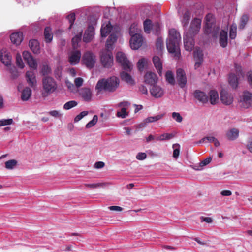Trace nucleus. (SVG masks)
<instances>
[{"instance_id": "nucleus-1", "label": "nucleus", "mask_w": 252, "mask_h": 252, "mask_svg": "<svg viewBox=\"0 0 252 252\" xmlns=\"http://www.w3.org/2000/svg\"><path fill=\"white\" fill-rule=\"evenodd\" d=\"M200 26L201 21L197 18H195L191 23L189 31L184 36V44L186 50L190 52L194 48L193 37L199 32Z\"/></svg>"}, {"instance_id": "nucleus-2", "label": "nucleus", "mask_w": 252, "mask_h": 252, "mask_svg": "<svg viewBox=\"0 0 252 252\" xmlns=\"http://www.w3.org/2000/svg\"><path fill=\"white\" fill-rule=\"evenodd\" d=\"M181 38L179 32L175 29L169 30V35L166 41L167 49L168 51L174 54V57L177 59H179L181 56L179 48Z\"/></svg>"}, {"instance_id": "nucleus-3", "label": "nucleus", "mask_w": 252, "mask_h": 252, "mask_svg": "<svg viewBox=\"0 0 252 252\" xmlns=\"http://www.w3.org/2000/svg\"><path fill=\"white\" fill-rule=\"evenodd\" d=\"M119 85V79L115 76H112L107 79H102L99 80L95 86V90L97 93L102 90L109 92L114 91Z\"/></svg>"}, {"instance_id": "nucleus-4", "label": "nucleus", "mask_w": 252, "mask_h": 252, "mask_svg": "<svg viewBox=\"0 0 252 252\" xmlns=\"http://www.w3.org/2000/svg\"><path fill=\"white\" fill-rule=\"evenodd\" d=\"M42 96L44 97L48 96L50 94L56 92L58 85L55 80L50 76H45L42 78Z\"/></svg>"}, {"instance_id": "nucleus-5", "label": "nucleus", "mask_w": 252, "mask_h": 252, "mask_svg": "<svg viewBox=\"0 0 252 252\" xmlns=\"http://www.w3.org/2000/svg\"><path fill=\"white\" fill-rule=\"evenodd\" d=\"M111 50L106 49L101 53V63L105 68H110L113 64V57Z\"/></svg>"}, {"instance_id": "nucleus-6", "label": "nucleus", "mask_w": 252, "mask_h": 252, "mask_svg": "<svg viewBox=\"0 0 252 252\" xmlns=\"http://www.w3.org/2000/svg\"><path fill=\"white\" fill-rule=\"evenodd\" d=\"M116 60L120 63L124 70L126 71H130L132 68V65L127 60L126 55L122 52H118L116 54Z\"/></svg>"}, {"instance_id": "nucleus-7", "label": "nucleus", "mask_w": 252, "mask_h": 252, "mask_svg": "<svg viewBox=\"0 0 252 252\" xmlns=\"http://www.w3.org/2000/svg\"><path fill=\"white\" fill-rule=\"evenodd\" d=\"M82 61L87 68L91 69L95 65L96 57L92 52L87 51L83 55Z\"/></svg>"}, {"instance_id": "nucleus-8", "label": "nucleus", "mask_w": 252, "mask_h": 252, "mask_svg": "<svg viewBox=\"0 0 252 252\" xmlns=\"http://www.w3.org/2000/svg\"><path fill=\"white\" fill-rule=\"evenodd\" d=\"M176 78L179 86L181 88H184L187 83V78L186 72L182 68H179L176 70Z\"/></svg>"}, {"instance_id": "nucleus-9", "label": "nucleus", "mask_w": 252, "mask_h": 252, "mask_svg": "<svg viewBox=\"0 0 252 252\" xmlns=\"http://www.w3.org/2000/svg\"><path fill=\"white\" fill-rule=\"evenodd\" d=\"M242 107L247 109L252 106V94L248 91L243 92L241 99Z\"/></svg>"}, {"instance_id": "nucleus-10", "label": "nucleus", "mask_w": 252, "mask_h": 252, "mask_svg": "<svg viewBox=\"0 0 252 252\" xmlns=\"http://www.w3.org/2000/svg\"><path fill=\"white\" fill-rule=\"evenodd\" d=\"M129 42L131 48L137 50L142 45L143 37L141 34L134 35L131 37Z\"/></svg>"}, {"instance_id": "nucleus-11", "label": "nucleus", "mask_w": 252, "mask_h": 252, "mask_svg": "<svg viewBox=\"0 0 252 252\" xmlns=\"http://www.w3.org/2000/svg\"><path fill=\"white\" fill-rule=\"evenodd\" d=\"M150 92L151 95L156 98L161 97L164 94L162 88L156 84L152 86V87L150 89Z\"/></svg>"}, {"instance_id": "nucleus-12", "label": "nucleus", "mask_w": 252, "mask_h": 252, "mask_svg": "<svg viewBox=\"0 0 252 252\" xmlns=\"http://www.w3.org/2000/svg\"><path fill=\"white\" fill-rule=\"evenodd\" d=\"M23 56L24 60L26 62L29 67L34 70H36L37 69V64L31 53L27 51H24L23 53Z\"/></svg>"}, {"instance_id": "nucleus-13", "label": "nucleus", "mask_w": 252, "mask_h": 252, "mask_svg": "<svg viewBox=\"0 0 252 252\" xmlns=\"http://www.w3.org/2000/svg\"><path fill=\"white\" fill-rule=\"evenodd\" d=\"M194 58L195 61V69L199 67L203 61V54L199 48H196L193 52Z\"/></svg>"}, {"instance_id": "nucleus-14", "label": "nucleus", "mask_w": 252, "mask_h": 252, "mask_svg": "<svg viewBox=\"0 0 252 252\" xmlns=\"http://www.w3.org/2000/svg\"><path fill=\"white\" fill-rule=\"evenodd\" d=\"M220 100L223 104L229 105L232 103L233 97L231 94H229L225 90H222L220 93Z\"/></svg>"}, {"instance_id": "nucleus-15", "label": "nucleus", "mask_w": 252, "mask_h": 252, "mask_svg": "<svg viewBox=\"0 0 252 252\" xmlns=\"http://www.w3.org/2000/svg\"><path fill=\"white\" fill-rule=\"evenodd\" d=\"M193 96L196 99L203 104L207 103L208 101V96L207 94L200 90H195L193 93Z\"/></svg>"}, {"instance_id": "nucleus-16", "label": "nucleus", "mask_w": 252, "mask_h": 252, "mask_svg": "<svg viewBox=\"0 0 252 252\" xmlns=\"http://www.w3.org/2000/svg\"><path fill=\"white\" fill-rule=\"evenodd\" d=\"M158 80L157 75L153 72H147L144 75V81L146 84L151 86L157 84Z\"/></svg>"}, {"instance_id": "nucleus-17", "label": "nucleus", "mask_w": 252, "mask_h": 252, "mask_svg": "<svg viewBox=\"0 0 252 252\" xmlns=\"http://www.w3.org/2000/svg\"><path fill=\"white\" fill-rule=\"evenodd\" d=\"M25 76L28 84L32 88L35 87L37 82L34 72L32 70L28 71Z\"/></svg>"}, {"instance_id": "nucleus-18", "label": "nucleus", "mask_w": 252, "mask_h": 252, "mask_svg": "<svg viewBox=\"0 0 252 252\" xmlns=\"http://www.w3.org/2000/svg\"><path fill=\"white\" fill-rule=\"evenodd\" d=\"M81 56V52L79 50L72 51L69 57V62L71 65L78 63Z\"/></svg>"}, {"instance_id": "nucleus-19", "label": "nucleus", "mask_w": 252, "mask_h": 252, "mask_svg": "<svg viewBox=\"0 0 252 252\" xmlns=\"http://www.w3.org/2000/svg\"><path fill=\"white\" fill-rule=\"evenodd\" d=\"M94 35V28L93 26H89L85 31L83 41L86 43L90 42L93 38Z\"/></svg>"}, {"instance_id": "nucleus-20", "label": "nucleus", "mask_w": 252, "mask_h": 252, "mask_svg": "<svg viewBox=\"0 0 252 252\" xmlns=\"http://www.w3.org/2000/svg\"><path fill=\"white\" fill-rule=\"evenodd\" d=\"M11 56L9 52L3 49L1 50V62L5 66L11 65Z\"/></svg>"}, {"instance_id": "nucleus-21", "label": "nucleus", "mask_w": 252, "mask_h": 252, "mask_svg": "<svg viewBox=\"0 0 252 252\" xmlns=\"http://www.w3.org/2000/svg\"><path fill=\"white\" fill-rule=\"evenodd\" d=\"M79 94L86 101H90L91 99L92 94L91 90L87 88H83L79 91Z\"/></svg>"}, {"instance_id": "nucleus-22", "label": "nucleus", "mask_w": 252, "mask_h": 252, "mask_svg": "<svg viewBox=\"0 0 252 252\" xmlns=\"http://www.w3.org/2000/svg\"><path fill=\"white\" fill-rule=\"evenodd\" d=\"M153 62L159 75L161 76L162 74L163 67L162 62L161 59L159 57L155 56L153 58Z\"/></svg>"}, {"instance_id": "nucleus-23", "label": "nucleus", "mask_w": 252, "mask_h": 252, "mask_svg": "<svg viewBox=\"0 0 252 252\" xmlns=\"http://www.w3.org/2000/svg\"><path fill=\"white\" fill-rule=\"evenodd\" d=\"M23 39V35L22 32H18L13 33L10 35V40L13 44L18 45H20Z\"/></svg>"}, {"instance_id": "nucleus-24", "label": "nucleus", "mask_w": 252, "mask_h": 252, "mask_svg": "<svg viewBox=\"0 0 252 252\" xmlns=\"http://www.w3.org/2000/svg\"><path fill=\"white\" fill-rule=\"evenodd\" d=\"M112 28V26L110 21H108V23L106 24H103L100 30L101 36L106 37L111 32Z\"/></svg>"}, {"instance_id": "nucleus-25", "label": "nucleus", "mask_w": 252, "mask_h": 252, "mask_svg": "<svg viewBox=\"0 0 252 252\" xmlns=\"http://www.w3.org/2000/svg\"><path fill=\"white\" fill-rule=\"evenodd\" d=\"M228 34L226 31L221 30L220 32L219 43L222 48H225L228 44Z\"/></svg>"}, {"instance_id": "nucleus-26", "label": "nucleus", "mask_w": 252, "mask_h": 252, "mask_svg": "<svg viewBox=\"0 0 252 252\" xmlns=\"http://www.w3.org/2000/svg\"><path fill=\"white\" fill-rule=\"evenodd\" d=\"M239 133V130L237 128H233L226 132V136L228 140L233 141L238 137Z\"/></svg>"}, {"instance_id": "nucleus-27", "label": "nucleus", "mask_w": 252, "mask_h": 252, "mask_svg": "<svg viewBox=\"0 0 252 252\" xmlns=\"http://www.w3.org/2000/svg\"><path fill=\"white\" fill-rule=\"evenodd\" d=\"M29 47L34 54H38L40 51V45L36 39H32L29 41Z\"/></svg>"}, {"instance_id": "nucleus-28", "label": "nucleus", "mask_w": 252, "mask_h": 252, "mask_svg": "<svg viewBox=\"0 0 252 252\" xmlns=\"http://www.w3.org/2000/svg\"><path fill=\"white\" fill-rule=\"evenodd\" d=\"M44 36L45 41L47 43H50L53 39V33L52 29L49 27H46L44 29Z\"/></svg>"}, {"instance_id": "nucleus-29", "label": "nucleus", "mask_w": 252, "mask_h": 252, "mask_svg": "<svg viewBox=\"0 0 252 252\" xmlns=\"http://www.w3.org/2000/svg\"><path fill=\"white\" fill-rule=\"evenodd\" d=\"M117 39V37L115 34H111L107 40L105 45L106 49L112 50L113 44L116 42Z\"/></svg>"}, {"instance_id": "nucleus-30", "label": "nucleus", "mask_w": 252, "mask_h": 252, "mask_svg": "<svg viewBox=\"0 0 252 252\" xmlns=\"http://www.w3.org/2000/svg\"><path fill=\"white\" fill-rule=\"evenodd\" d=\"M210 102L212 105L216 104L219 100V94L218 92L214 90H211L209 93Z\"/></svg>"}, {"instance_id": "nucleus-31", "label": "nucleus", "mask_w": 252, "mask_h": 252, "mask_svg": "<svg viewBox=\"0 0 252 252\" xmlns=\"http://www.w3.org/2000/svg\"><path fill=\"white\" fill-rule=\"evenodd\" d=\"M165 77L167 82L171 85L174 86L175 84V80L173 72L171 70L166 71Z\"/></svg>"}, {"instance_id": "nucleus-32", "label": "nucleus", "mask_w": 252, "mask_h": 252, "mask_svg": "<svg viewBox=\"0 0 252 252\" xmlns=\"http://www.w3.org/2000/svg\"><path fill=\"white\" fill-rule=\"evenodd\" d=\"M32 91L29 87H26L24 89L21 94V99L23 101H27L31 97Z\"/></svg>"}, {"instance_id": "nucleus-33", "label": "nucleus", "mask_w": 252, "mask_h": 252, "mask_svg": "<svg viewBox=\"0 0 252 252\" xmlns=\"http://www.w3.org/2000/svg\"><path fill=\"white\" fill-rule=\"evenodd\" d=\"M229 83L233 89H236L238 86V77L233 74L231 73L229 76Z\"/></svg>"}, {"instance_id": "nucleus-34", "label": "nucleus", "mask_w": 252, "mask_h": 252, "mask_svg": "<svg viewBox=\"0 0 252 252\" xmlns=\"http://www.w3.org/2000/svg\"><path fill=\"white\" fill-rule=\"evenodd\" d=\"M121 78L122 80L130 84H134V80L131 76L127 73L123 71L121 73Z\"/></svg>"}, {"instance_id": "nucleus-35", "label": "nucleus", "mask_w": 252, "mask_h": 252, "mask_svg": "<svg viewBox=\"0 0 252 252\" xmlns=\"http://www.w3.org/2000/svg\"><path fill=\"white\" fill-rule=\"evenodd\" d=\"M141 30L138 28L137 24L135 23H133L131 25L130 28H129V34L132 37V36H134V35L136 34H141L139 33V32H140Z\"/></svg>"}, {"instance_id": "nucleus-36", "label": "nucleus", "mask_w": 252, "mask_h": 252, "mask_svg": "<svg viewBox=\"0 0 252 252\" xmlns=\"http://www.w3.org/2000/svg\"><path fill=\"white\" fill-rule=\"evenodd\" d=\"M17 165V161L15 159H11L5 163V167L8 170L13 169Z\"/></svg>"}, {"instance_id": "nucleus-37", "label": "nucleus", "mask_w": 252, "mask_h": 252, "mask_svg": "<svg viewBox=\"0 0 252 252\" xmlns=\"http://www.w3.org/2000/svg\"><path fill=\"white\" fill-rule=\"evenodd\" d=\"M190 17V13L189 11H186L183 15V19L182 20V23L184 27L188 25L189 24Z\"/></svg>"}, {"instance_id": "nucleus-38", "label": "nucleus", "mask_w": 252, "mask_h": 252, "mask_svg": "<svg viewBox=\"0 0 252 252\" xmlns=\"http://www.w3.org/2000/svg\"><path fill=\"white\" fill-rule=\"evenodd\" d=\"M143 26L145 32L149 33L151 32L152 26V21L149 19H146L143 23Z\"/></svg>"}, {"instance_id": "nucleus-39", "label": "nucleus", "mask_w": 252, "mask_h": 252, "mask_svg": "<svg viewBox=\"0 0 252 252\" xmlns=\"http://www.w3.org/2000/svg\"><path fill=\"white\" fill-rule=\"evenodd\" d=\"M156 45L157 52L159 54H161L162 51L163 49V42L162 38L158 37L157 39Z\"/></svg>"}, {"instance_id": "nucleus-40", "label": "nucleus", "mask_w": 252, "mask_h": 252, "mask_svg": "<svg viewBox=\"0 0 252 252\" xmlns=\"http://www.w3.org/2000/svg\"><path fill=\"white\" fill-rule=\"evenodd\" d=\"M237 34V25L232 24L230 27L229 31V37L231 39H234L236 37Z\"/></svg>"}, {"instance_id": "nucleus-41", "label": "nucleus", "mask_w": 252, "mask_h": 252, "mask_svg": "<svg viewBox=\"0 0 252 252\" xmlns=\"http://www.w3.org/2000/svg\"><path fill=\"white\" fill-rule=\"evenodd\" d=\"M249 20V16L246 14H244L242 16L240 24L239 25V28L240 29H243Z\"/></svg>"}, {"instance_id": "nucleus-42", "label": "nucleus", "mask_w": 252, "mask_h": 252, "mask_svg": "<svg viewBox=\"0 0 252 252\" xmlns=\"http://www.w3.org/2000/svg\"><path fill=\"white\" fill-rule=\"evenodd\" d=\"M164 116V114H159L155 116L149 117L145 120V121L146 123H152L156 122L161 119Z\"/></svg>"}, {"instance_id": "nucleus-43", "label": "nucleus", "mask_w": 252, "mask_h": 252, "mask_svg": "<svg viewBox=\"0 0 252 252\" xmlns=\"http://www.w3.org/2000/svg\"><path fill=\"white\" fill-rule=\"evenodd\" d=\"M214 16L212 14L208 13L205 17V20L206 21V26L208 28H210L212 26V24L214 22Z\"/></svg>"}, {"instance_id": "nucleus-44", "label": "nucleus", "mask_w": 252, "mask_h": 252, "mask_svg": "<svg viewBox=\"0 0 252 252\" xmlns=\"http://www.w3.org/2000/svg\"><path fill=\"white\" fill-rule=\"evenodd\" d=\"M81 34L75 36L72 39V45L74 49L78 47V43L81 41Z\"/></svg>"}, {"instance_id": "nucleus-45", "label": "nucleus", "mask_w": 252, "mask_h": 252, "mask_svg": "<svg viewBox=\"0 0 252 252\" xmlns=\"http://www.w3.org/2000/svg\"><path fill=\"white\" fill-rule=\"evenodd\" d=\"M78 103L75 100H71L65 103L63 105V108L65 110H69L73 107L76 106Z\"/></svg>"}, {"instance_id": "nucleus-46", "label": "nucleus", "mask_w": 252, "mask_h": 252, "mask_svg": "<svg viewBox=\"0 0 252 252\" xmlns=\"http://www.w3.org/2000/svg\"><path fill=\"white\" fill-rule=\"evenodd\" d=\"M173 148L174 149L173 157L175 158H178L180 154V146L179 144H174L172 146Z\"/></svg>"}, {"instance_id": "nucleus-47", "label": "nucleus", "mask_w": 252, "mask_h": 252, "mask_svg": "<svg viewBox=\"0 0 252 252\" xmlns=\"http://www.w3.org/2000/svg\"><path fill=\"white\" fill-rule=\"evenodd\" d=\"M174 135L172 133H165L161 134L159 137L157 138V140L163 141L165 140H169L173 137Z\"/></svg>"}, {"instance_id": "nucleus-48", "label": "nucleus", "mask_w": 252, "mask_h": 252, "mask_svg": "<svg viewBox=\"0 0 252 252\" xmlns=\"http://www.w3.org/2000/svg\"><path fill=\"white\" fill-rule=\"evenodd\" d=\"M41 73L44 76H47L51 73V68L48 65L44 64L42 67Z\"/></svg>"}, {"instance_id": "nucleus-49", "label": "nucleus", "mask_w": 252, "mask_h": 252, "mask_svg": "<svg viewBox=\"0 0 252 252\" xmlns=\"http://www.w3.org/2000/svg\"><path fill=\"white\" fill-rule=\"evenodd\" d=\"M16 63L17 65L20 68H23L24 67V63L22 59L20 54H17L16 56Z\"/></svg>"}, {"instance_id": "nucleus-50", "label": "nucleus", "mask_w": 252, "mask_h": 252, "mask_svg": "<svg viewBox=\"0 0 252 252\" xmlns=\"http://www.w3.org/2000/svg\"><path fill=\"white\" fill-rule=\"evenodd\" d=\"M98 121V117L95 115L94 116L93 119L88 123L86 125L87 128H89L94 126Z\"/></svg>"}, {"instance_id": "nucleus-51", "label": "nucleus", "mask_w": 252, "mask_h": 252, "mask_svg": "<svg viewBox=\"0 0 252 252\" xmlns=\"http://www.w3.org/2000/svg\"><path fill=\"white\" fill-rule=\"evenodd\" d=\"M67 19L68 20L70 26L69 27V29H70L72 28V26H73L74 21L75 20V14L74 13H71L70 14L67 16L66 17Z\"/></svg>"}, {"instance_id": "nucleus-52", "label": "nucleus", "mask_w": 252, "mask_h": 252, "mask_svg": "<svg viewBox=\"0 0 252 252\" xmlns=\"http://www.w3.org/2000/svg\"><path fill=\"white\" fill-rule=\"evenodd\" d=\"M105 185L104 183H98L96 184H84V186L92 189L97 188L98 187H102Z\"/></svg>"}, {"instance_id": "nucleus-53", "label": "nucleus", "mask_w": 252, "mask_h": 252, "mask_svg": "<svg viewBox=\"0 0 252 252\" xmlns=\"http://www.w3.org/2000/svg\"><path fill=\"white\" fill-rule=\"evenodd\" d=\"M126 111V108H122L120 111L117 112V116L122 118H126L128 116V113Z\"/></svg>"}, {"instance_id": "nucleus-54", "label": "nucleus", "mask_w": 252, "mask_h": 252, "mask_svg": "<svg viewBox=\"0 0 252 252\" xmlns=\"http://www.w3.org/2000/svg\"><path fill=\"white\" fill-rule=\"evenodd\" d=\"M88 112L87 111H84L81 112L79 114L77 115L74 118V122H77L81 120L84 116L87 115Z\"/></svg>"}, {"instance_id": "nucleus-55", "label": "nucleus", "mask_w": 252, "mask_h": 252, "mask_svg": "<svg viewBox=\"0 0 252 252\" xmlns=\"http://www.w3.org/2000/svg\"><path fill=\"white\" fill-rule=\"evenodd\" d=\"M145 63V60L144 58L140 59L137 63V67L138 70L140 71L143 70Z\"/></svg>"}, {"instance_id": "nucleus-56", "label": "nucleus", "mask_w": 252, "mask_h": 252, "mask_svg": "<svg viewBox=\"0 0 252 252\" xmlns=\"http://www.w3.org/2000/svg\"><path fill=\"white\" fill-rule=\"evenodd\" d=\"M172 118L175 119L177 122L181 123L183 120V118L178 112H173L172 114Z\"/></svg>"}, {"instance_id": "nucleus-57", "label": "nucleus", "mask_w": 252, "mask_h": 252, "mask_svg": "<svg viewBox=\"0 0 252 252\" xmlns=\"http://www.w3.org/2000/svg\"><path fill=\"white\" fill-rule=\"evenodd\" d=\"M212 160V158L211 157H208L200 163V166L203 167L209 164Z\"/></svg>"}, {"instance_id": "nucleus-58", "label": "nucleus", "mask_w": 252, "mask_h": 252, "mask_svg": "<svg viewBox=\"0 0 252 252\" xmlns=\"http://www.w3.org/2000/svg\"><path fill=\"white\" fill-rule=\"evenodd\" d=\"M13 121L12 119L1 120V126L6 125H9L12 124Z\"/></svg>"}, {"instance_id": "nucleus-59", "label": "nucleus", "mask_w": 252, "mask_h": 252, "mask_svg": "<svg viewBox=\"0 0 252 252\" xmlns=\"http://www.w3.org/2000/svg\"><path fill=\"white\" fill-rule=\"evenodd\" d=\"M83 80L81 77L76 78L75 79L74 83L76 87H79L82 85Z\"/></svg>"}, {"instance_id": "nucleus-60", "label": "nucleus", "mask_w": 252, "mask_h": 252, "mask_svg": "<svg viewBox=\"0 0 252 252\" xmlns=\"http://www.w3.org/2000/svg\"><path fill=\"white\" fill-rule=\"evenodd\" d=\"M147 157V155L145 153H139L136 156V158L138 160H144Z\"/></svg>"}, {"instance_id": "nucleus-61", "label": "nucleus", "mask_w": 252, "mask_h": 252, "mask_svg": "<svg viewBox=\"0 0 252 252\" xmlns=\"http://www.w3.org/2000/svg\"><path fill=\"white\" fill-rule=\"evenodd\" d=\"M108 208L111 211H122L123 210V208L121 207L118 206H111L108 207Z\"/></svg>"}, {"instance_id": "nucleus-62", "label": "nucleus", "mask_w": 252, "mask_h": 252, "mask_svg": "<svg viewBox=\"0 0 252 252\" xmlns=\"http://www.w3.org/2000/svg\"><path fill=\"white\" fill-rule=\"evenodd\" d=\"M49 114L51 116L55 117H60L61 116V114H60V113L57 110L51 111L49 112Z\"/></svg>"}, {"instance_id": "nucleus-63", "label": "nucleus", "mask_w": 252, "mask_h": 252, "mask_svg": "<svg viewBox=\"0 0 252 252\" xmlns=\"http://www.w3.org/2000/svg\"><path fill=\"white\" fill-rule=\"evenodd\" d=\"M105 165V164L102 161H98L95 163V168L97 169L102 168Z\"/></svg>"}, {"instance_id": "nucleus-64", "label": "nucleus", "mask_w": 252, "mask_h": 252, "mask_svg": "<svg viewBox=\"0 0 252 252\" xmlns=\"http://www.w3.org/2000/svg\"><path fill=\"white\" fill-rule=\"evenodd\" d=\"M129 105H130V103L127 101H123V102H120L118 104L119 107H121L122 108H126V109H127V108L128 107V106Z\"/></svg>"}]
</instances>
